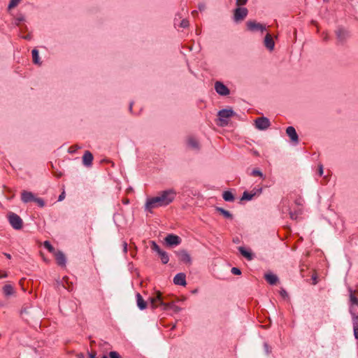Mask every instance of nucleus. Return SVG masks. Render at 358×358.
I'll return each mask as SVG.
<instances>
[{
  "label": "nucleus",
  "mask_w": 358,
  "mask_h": 358,
  "mask_svg": "<svg viewBox=\"0 0 358 358\" xmlns=\"http://www.w3.org/2000/svg\"><path fill=\"white\" fill-rule=\"evenodd\" d=\"M176 195L177 192L173 188L160 191L156 196L146 199L145 210L152 213L153 209L167 206L173 202Z\"/></svg>",
  "instance_id": "obj_1"
},
{
  "label": "nucleus",
  "mask_w": 358,
  "mask_h": 358,
  "mask_svg": "<svg viewBox=\"0 0 358 358\" xmlns=\"http://www.w3.org/2000/svg\"><path fill=\"white\" fill-rule=\"evenodd\" d=\"M236 115V113L231 108L222 109L218 112L217 125L226 127L229 122L231 117Z\"/></svg>",
  "instance_id": "obj_2"
},
{
  "label": "nucleus",
  "mask_w": 358,
  "mask_h": 358,
  "mask_svg": "<svg viewBox=\"0 0 358 358\" xmlns=\"http://www.w3.org/2000/svg\"><path fill=\"white\" fill-rule=\"evenodd\" d=\"M148 301L150 302V307L152 309H155L159 306L163 308L164 303V297L160 292H157L156 295L155 296L150 297Z\"/></svg>",
  "instance_id": "obj_3"
},
{
  "label": "nucleus",
  "mask_w": 358,
  "mask_h": 358,
  "mask_svg": "<svg viewBox=\"0 0 358 358\" xmlns=\"http://www.w3.org/2000/svg\"><path fill=\"white\" fill-rule=\"evenodd\" d=\"M8 220L10 225L15 229H20L22 227V220L19 215L15 213H11L8 215Z\"/></svg>",
  "instance_id": "obj_4"
},
{
  "label": "nucleus",
  "mask_w": 358,
  "mask_h": 358,
  "mask_svg": "<svg viewBox=\"0 0 358 358\" xmlns=\"http://www.w3.org/2000/svg\"><path fill=\"white\" fill-rule=\"evenodd\" d=\"M247 27L248 30L251 31H261L263 32L266 29L265 25L257 22L255 21H248L246 23Z\"/></svg>",
  "instance_id": "obj_5"
},
{
  "label": "nucleus",
  "mask_w": 358,
  "mask_h": 358,
  "mask_svg": "<svg viewBox=\"0 0 358 358\" xmlns=\"http://www.w3.org/2000/svg\"><path fill=\"white\" fill-rule=\"evenodd\" d=\"M248 15V9L238 7L234 10V19L236 22H240L245 19Z\"/></svg>",
  "instance_id": "obj_6"
},
{
  "label": "nucleus",
  "mask_w": 358,
  "mask_h": 358,
  "mask_svg": "<svg viewBox=\"0 0 358 358\" xmlns=\"http://www.w3.org/2000/svg\"><path fill=\"white\" fill-rule=\"evenodd\" d=\"M262 189L261 187L254 188L251 192H244L241 200L250 201L255 196H259L262 194Z\"/></svg>",
  "instance_id": "obj_7"
},
{
  "label": "nucleus",
  "mask_w": 358,
  "mask_h": 358,
  "mask_svg": "<svg viewBox=\"0 0 358 358\" xmlns=\"http://www.w3.org/2000/svg\"><path fill=\"white\" fill-rule=\"evenodd\" d=\"M270 126V121L265 117H261L255 120V127L259 130H264Z\"/></svg>",
  "instance_id": "obj_8"
},
{
  "label": "nucleus",
  "mask_w": 358,
  "mask_h": 358,
  "mask_svg": "<svg viewBox=\"0 0 358 358\" xmlns=\"http://www.w3.org/2000/svg\"><path fill=\"white\" fill-rule=\"evenodd\" d=\"M215 90L216 92L221 96H227L230 93L228 87L220 81H217L215 83Z\"/></svg>",
  "instance_id": "obj_9"
},
{
  "label": "nucleus",
  "mask_w": 358,
  "mask_h": 358,
  "mask_svg": "<svg viewBox=\"0 0 358 358\" xmlns=\"http://www.w3.org/2000/svg\"><path fill=\"white\" fill-rule=\"evenodd\" d=\"M164 240L166 243L170 246L178 245L181 243V238L174 234H169Z\"/></svg>",
  "instance_id": "obj_10"
},
{
  "label": "nucleus",
  "mask_w": 358,
  "mask_h": 358,
  "mask_svg": "<svg viewBox=\"0 0 358 358\" xmlns=\"http://www.w3.org/2000/svg\"><path fill=\"white\" fill-rule=\"evenodd\" d=\"M53 254L57 264L62 267L66 266V258L65 255L60 250L55 251Z\"/></svg>",
  "instance_id": "obj_11"
},
{
  "label": "nucleus",
  "mask_w": 358,
  "mask_h": 358,
  "mask_svg": "<svg viewBox=\"0 0 358 358\" xmlns=\"http://www.w3.org/2000/svg\"><path fill=\"white\" fill-rule=\"evenodd\" d=\"M180 261L186 264H192V258L190 255L186 250H180L177 253Z\"/></svg>",
  "instance_id": "obj_12"
},
{
  "label": "nucleus",
  "mask_w": 358,
  "mask_h": 358,
  "mask_svg": "<svg viewBox=\"0 0 358 358\" xmlns=\"http://www.w3.org/2000/svg\"><path fill=\"white\" fill-rule=\"evenodd\" d=\"M264 46L270 51L273 50L275 47V42L271 34H267L264 40Z\"/></svg>",
  "instance_id": "obj_13"
},
{
  "label": "nucleus",
  "mask_w": 358,
  "mask_h": 358,
  "mask_svg": "<svg viewBox=\"0 0 358 358\" xmlns=\"http://www.w3.org/2000/svg\"><path fill=\"white\" fill-rule=\"evenodd\" d=\"M286 133L290 138L291 141L294 143H298L299 136L296 134L295 129L293 127H288L286 129Z\"/></svg>",
  "instance_id": "obj_14"
},
{
  "label": "nucleus",
  "mask_w": 358,
  "mask_h": 358,
  "mask_svg": "<svg viewBox=\"0 0 358 358\" xmlns=\"http://www.w3.org/2000/svg\"><path fill=\"white\" fill-rule=\"evenodd\" d=\"M173 282L178 285L185 286L187 284L185 275L182 273H178L173 278Z\"/></svg>",
  "instance_id": "obj_15"
},
{
  "label": "nucleus",
  "mask_w": 358,
  "mask_h": 358,
  "mask_svg": "<svg viewBox=\"0 0 358 358\" xmlns=\"http://www.w3.org/2000/svg\"><path fill=\"white\" fill-rule=\"evenodd\" d=\"M34 195L32 192L28 191H22L21 193V199L24 203H29L33 201Z\"/></svg>",
  "instance_id": "obj_16"
},
{
  "label": "nucleus",
  "mask_w": 358,
  "mask_h": 358,
  "mask_svg": "<svg viewBox=\"0 0 358 358\" xmlns=\"http://www.w3.org/2000/svg\"><path fill=\"white\" fill-rule=\"evenodd\" d=\"M187 146L192 150L199 149V143L197 139L194 137H189L187 139Z\"/></svg>",
  "instance_id": "obj_17"
},
{
  "label": "nucleus",
  "mask_w": 358,
  "mask_h": 358,
  "mask_svg": "<svg viewBox=\"0 0 358 358\" xmlns=\"http://www.w3.org/2000/svg\"><path fill=\"white\" fill-rule=\"evenodd\" d=\"M163 310H172L174 313H177L181 311V308H180L178 306H176L173 302L171 303H164Z\"/></svg>",
  "instance_id": "obj_18"
},
{
  "label": "nucleus",
  "mask_w": 358,
  "mask_h": 358,
  "mask_svg": "<svg viewBox=\"0 0 358 358\" xmlns=\"http://www.w3.org/2000/svg\"><path fill=\"white\" fill-rule=\"evenodd\" d=\"M136 303L137 306L140 310H144L147 308L148 303L143 299L142 296L139 294H136Z\"/></svg>",
  "instance_id": "obj_19"
},
{
  "label": "nucleus",
  "mask_w": 358,
  "mask_h": 358,
  "mask_svg": "<svg viewBox=\"0 0 358 358\" xmlns=\"http://www.w3.org/2000/svg\"><path fill=\"white\" fill-rule=\"evenodd\" d=\"M238 250L241 254L248 260H251L253 258L252 254L250 250H246L243 247H239Z\"/></svg>",
  "instance_id": "obj_20"
},
{
  "label": "nucleus",
  "mask_w": 358,
  "mask_h": 358,
  "mask_svg": "<svg viewBox=\"0 0 358 358\" xmlns=\"http://www.w3.org/2000/svg\"><path fill=\"white\" fill-rule=\"evenodd\" d=\"M350 292V301L351 304V312L352 311V306H358V299L355 296L354 291L352 289H349Z\"/></svg>",
  "instance_id": "obj_21"
},
{
  "label": "nucleus",
  "mask_w": 358,
  "mask_h": 358,
  "mask_svg": "<svg viewBox=\"0 0 358 358\" xmlns=\"http://www.w3.org/2000/svg\"><path fill=\"white\" fill-rule=\"evenodd\" d=\"M60 284L62 286L67 289L69 292H71L73 290V285L72 284H69V278L65 276L62 278V281L60 282Z\"/></svg>",
  "instance_id": "obj_22"
},
{
  "label": "nucleus",
  "mask_w": 358,
  "mask_h": 358,
  "mask_svg": "<svg viewBox=\"0 0 358 358\" xmlns=\"http://www.w3.org/2000/svg\"><path fill=\"white\" fill-rule=\"evenodd\" d=\"M3 292L6 296H9L14 293V288L10 285H6L3 287Z\"/></svg>",
  "instance_id": "obj_23"
},
{
  "label": "nucleus",
  "mask_w": 358,
  "mask_h": 358,
  "mask_svg": "<svg viewBox=\"0 0 358 358\" xmlns=\"http://www.w3.org/2000/svg\"><path fill=\"white\" fill-rule=\"evenodd\" d=\"M265 278L268 283L274 285L278 281V277L273 273H267L265 275Z\"/></svg>",
  "instance_id": "obj_24"
},
{
  "label": "nucleus",
  "mask_w": 358,
  "mask_h": 358,
  "mask_svg": "<svg viewBox=\"0 0 358 358\" xmlns=\"http://www.w3.org/2000/svg\"><path fill=\"white\" fill-rule=\"evenodd\" d=\"M31 55H32L33 62L35 64L40 65L41 64V62H40L38 50H36V48L33 49L31 51Z\"/></svg>",
  "instance_id": "obj_25"
},
{
  "label": "nucleus",
  "mask_w": 358,
  "mask_h": 358,
  "mask_svg": "<svg viewBox=\"0 0 358 358\" xmlns=\"http://www.w3.org/2000/svg\"><path fill=\"white\" fill-rule=\"evenodd\" d=\"M158 255L160 257L161 261L163 264H167L169 262V257L165 251L162 250Z\"/></svg>",
  "instance_id": "obj_26"
},
{
  "label": "nucleus",
  "mask_w": 358,
  "mask_h": 358,
  "mask_svg": "<svg viewBox=\"0 0 358 358\" xmlns=\"http://www.w3.org/2000/svg\"><path fill=\"white\" fill-rule=\"evenodd\" d=\"M223 199L226 201H232L234 199V196L231 192L226 191L223 193Z\"/></svg>",
  "instance_id": "obj_27"
},
{
  "label": "nucleus",
  "mask_w": 358,
  "mask_h": 358,
  "mask_svg": "<svg viewBox=\"0 0 358 358\" xmlns=\"http://www.w3.org/2000/svg\"><path fill=\"white\" fill-rule=\"evenodd\" d=\"M83 164L88 166H90V150H86L83 157Z\"/></svg>",
  "instance_id": "obj_28"
},
{
  "label": "nucleus",
  "mask_w": 358,
  "mask_h": 358,
  "mask_svg": "<svg viewBox=\"0 0 358 358\" xmlns=\"http://www.w3.org/2000/svg\"><path fill=\"white\" fill-rule=\"evenodd\" d=\"M217 210L218 212H220L221 214H222L225 217L229 218V219L232 218V215L229 211H227L222 208H217Z\"/></svg>",
  "instance_id": "obj_29"
},
{
  "label": "nucleus",
  "mask_w": 358,
  "mask_h": 358,
  "mask_svg": "<svg viewBox=\"0 0 358 358\" xmlns=\"http://www.w3.org/2000/svg\"><path fill=\"white\" fill-rule=\"evenodd\" d=\"M251 176H259L263 179H264L265 176L263 173L258 169H253L251 172Z\"/></svg>",
  "instance_id": "obj_30"
},
{
  "label": "nucleus",
  "mask_w": 358,
  "mask_h": 358,
  "mask_svg": "<svg viewBox=\"0 0 358 358\" xmlns=\"http://www.w3.org/2000/svg\"><path fill=\"white\" fill-rule=\"evenodd\" d=\"M43 245L50 252L54 253L55 252V248H53V246L51 245V243L49 241H45L43 243Z\"/></svg>",
  "instance_id": "obj_31"
},
{
  "label": "nucleus",
  "mask_w": 358,
  "mask_h": 358,
  "mask_svg": "<svg viewBox=\"0 0 358 358\" xmlns=\"http://www.w3.org/2000/svg\"><path fill=\"white\" fill-rule=\"evenodd\" d=\"M336 34L338 37L341 39L345 38V37L348 35L347 32L343 29H338L336 31Z\"/></svg>",
  "instance_id": "obj_32"
},
{
  "label": "nucleus",
  "mask_w": 358,
  "mask_h": 358,
  "mask_svg": "<svg viewBox=\"0 0 358 358\" xmlns=\"http://www.w3.org/2000/svg\"><path fill=\"white\" fill-rule=\"evenodd\" d=\"M20 1V0H10L8 7V9L10 10L17 6Z\"/></svg>",
  "instance_id": "obj_33"
},
{
  "label": "nucleus",
  "mask_w": 358,
  "mask_h": 358,
  "mask_svg": "<svg viewBox=\"0 0 358 358\" xmlns=\"http://www.w3.org/2000/svg\"><path fill=\"white\" fill-rule=\"evenodd\" d=\"M151 248L152 250L157 252V254H159L162 251L159 245L155 241H152Z\"/></svg>",
  "instance_id": "obj_34"
},
{
  "label": "nucleus",
  "mask_w": 358,
  "mask_h": 358,
  "mask_svg": "<svg viewBox=\"0 0 358 358\" xmlns=\"http://www.w3.org/2000/svg\"><path fill=\"white\" fill-rule=\"evenodd\" d=\"M33 201L36 202L38 205V206H40L41 208L45 206V202H44L43 199L41 198L34 197V199Z\"/></svg>",
  "instance_id": "obj_35"
},
{
  "label": "nucleus",
  "mask_w": 358,
  "mask_h": 358,
  "mask_svg": "<svg viewBox=\"0 0 358 358\" xmlns=\"http://www.w3.org/2000/svg\"><path fill=\"white\" fill-rule=\"evenodd\" d=\"M189 26V22L186 19H183L181 20L180 23V27L182 28H186Z\"/></svg>",
  "instance_id": "obj_36"
},
{
  "label": "nucleus",
  "mask_w": 358,
  "mask_h": 358,
  "mask_svg": "<svg viewBox=\"0 0 358 358\" xmlns=\"http://www.w3.org/2000/svg\"><path fill=\"white\" fill-rule=\"evenodd\" d=\"M110 358H122L121 356L115 351H112L109 353Z\"/></svg>",
  "instance_id": "obj_37"
},
{
  "label": "nucleus",
  "mask_w": 358,
  "mask_h": 358,
  "mask_svg": "<svg viewBox=\"0 0 358 358\" xmlns=\"http://www.w3.org/2000/svg\"><path fill=\"white\" fill-rule=\"evenodd\" d=\"M80 147H78L77 145H72L69 148V152L74 153Z\"/></svg>",
  "instance_id": "obj_38"
},
{
  "label": "nucleus",
  "mask_w": 358,
  "mask_h": 358,
  "mask_svg": "<svg viewBox=\"0 0 358 358\" xmlns=\"http://www.w3.org/2000/svg\"><path fill=\"white\" fill-rule=\"evenodd\" d=\"M231 273L234 275H240L241 273V270L236 267L231 268Z\"/></svg>",
  "instance_id": "obj_39"
},
{
  "label": "nucleus",
  "mask_w": 358,
  "mask_h": 358,
  "mask_svg": "<svg viewBox=\"0 0 358 358\" xmlns=\"http://www.w3.org/2000/svg\"><path fill=\"white\" fill-rule=\"evenodd\" d=\"M248 0H236V5L238 6H241L245 5L247 3Z\"/></svg>",
  "instance_id": "obj_40"
},
{
  "label": "nucleus",
  "mask_w": 358,
  "mask_h": 358,
  "mask_svg": "<svg viewBox=\"0 0 358 358\" xmlns=\"http://www.w3.org/2000/svg\"><path fill=\"white\" fill-rule=\"evenodd\" d=\"M206 6V4L203 3H199V6H198V8L200 11H203L205 10Z\"/></svg>",
  "instance_id": "obj_41"
},
{
  "label": "nucleus",
  "mask_w": 358,
  "mask_h": 358,
  "mask_svg": "<svg viewBox=\"0 0 358 358\" xmlns=\"http://www.w3.org/2000/svg\"><path fill=\"white\" fill-rule=\"evenodd\" d=\"M65 198V192L64 190L63 189L62 192L60 194V195L59 196V198H58V201H62V200H64Z\"/></svg>",
  "instance_id": "obj_42"
},
{
  "label": "nucleus",
  "mask_w": 358,
  "mask_h": 358,
  "mask_svg": "<svg viewBox=\"0 0 358 358\" xmlns=\"http://www.w3.org/2000/svg\"><path fill=\"white\" fill-rule=\"evenodd\" d=\"M318 173L320 176H322L323 174V166L322 164L318 166Z\"/></svg>",
  "instance_id": "obj_43"
},
{
  "label": "nucleus",
  "mask_w": 358,
  "mask_h": 358,
  "mask_svg": "<svg viewBox=\"0 0 358 358\" xmlns=\"http://www.w3.org/2000/svg\"><path fill=\"white\" fill-rule=\"evenodd\" d=\"M354 334L355 336L357 339H358V326L356 325L354 327Z\"/></svg>",
  "instance_id": "obj_44"
},
{
  "label": "nucleus",
  "mask_w": 358,
  "mask_h": 358,
  "mask_svg": "<svg viewBox=\"0 0 358 358\" xmlns=\"http://www.w3.org/2000/svg\"><path fill=\"white\" fill-rule=\"evenodd\" d=\"M312 279H313V285H316L317 283V275H313L312 276Z\"/></svg>",
  "instance_id": "obj_45"
},
{
  "label": "nucleus",
  "mask_w": 358,
  "mask_h": 358,
  "mask_svg": "<svg viewBox=\"0 0 358 358\" xmlns=\"http://www.w3.org/2000/svg\"><path fill=\"white\" fill-rule=\"evenodd\" d=\"M122 202L123 204L127 205V204L129 203V200L128 199H127V198H124V199H123L122 200Z\"/></svg>",
  "instance_id": "obj_46"
},
{
  "label": "nucleus",
  "mask_w": 358,
  "mask_h": 358,
  "mask_svg": "<svg viewBox=\"0 0 358 358\" xmlns=\"http://www.w3.org/2000/svg\"><path fill=\"white\" fill-rule=\"evenodd\" d=\"M123 250H124V253H127V243H125V242L123 243Z\"/></svg>",
  "instance_id": "obj_47"
},
{
  "label": "nucleus",
  "mask_w": 358,
  "mask_h": 358,
  "mask_svg": "<svg viewBox=\"0 0 358 358\" xmlns=\"http://www.w3.org/2000/svg\"><path fill=\"white\" fill-rule=\"evenodd\" d=\"M0 272H1V271L0 270ZM8 276V274L6 272H4L1 275H0V278H6Z\"/></svg>",
  "instance_id": "obj_48"
},
{
  "label": "nucleus",
  "mask_w": 358,
  "mask_h": 358,
  "mask_svg": "<svg viewBox=\"0 0 358 358\" xmlns=\"http://www.w3.org/2000/svg\"><path fill=\"white\" fill-rule=\"evenodd\" d=\"M3 255L6 257V258L8 259H10L11 258V255L8 253H3Z\"/></svg>",
  "instance_id": "obj_49"
},
{
  "label": "nucleus",
  "mask_w": 358,
  "mask_h": 358,
  "mask_svg": "<svg viewBox=\"0 0 358 358\" xmlns=\"http://www.w3.org/2000/svg\"><path fill=\"white\" fill-rule=\"evenodd\" d=\"M280 294H281V295H282V296H287V293H286V292H285V290H282V291H281V292H280Z\"/></svg>",
  "instance_id": "obj_50"
},
{
  "label": "nucleus",
  "mask_w": 358,
  "mask_h": 358,
  "mask_svg": "<svg viewBox=\"0 0 358 358\" xmlns=\"http://www.w3.org/2000/svg\"><path fill=\"white\" fill-rule=\"evenodd\" d=\"M25 38H26V39H29V38H30V36H27L25 37Z\"/></svg>",
  "instance_id": "obj_51"
},
{
  "label": "nucleus",
  "mask_w": 358,
  "mask_h": 358,
  "mask_svg": "<svg viewBox=\"0 0 358 358\" xmlns=\"http://www.w3.org/2000/svg\"><path fill=\"white\" fill-rule=\"evenodd\" d=\"M290 217H291L292 218H294V215H293V214H292V213H291V214H290Z\"/></svg>",
  "instance_id": "obj_52"
},
{
  "label": "nucleus",
  "mask_w": 358,
  "mask_h": 358,
  "mask_svg": "<svg viewBox=\"0 0 358 358\" xmlns=\"http://www.w3.org/2000/svg\"><path fill=\"white\" fill-rule=\"evenodd\" d=\"M3 273H4V271H1V272H0V275H1Z\"/></svg>",
  "instance_id": "obj_53"
},
{
  "label": "nucleus",
  "mask_w": 358,
  "mask_h": 358,
  "mask_svg": "<svg viewBox=\"0 0 358 358\" xmlns=\"http://www.w3.org/2000/svg\"><path fill=\"white\" fill-rule=\"evenodd\" d=\"M90 357H91V358H93V357H94V355H92L91 354Z\"/></svg>",
  "instance_id": "obj_54"
},
{
  "label": "nucleus",
  "mask_w": 358,
  "mask_h": 358,
  "mask_svg": "<svg viewBox=\"0 0 358 358\" xmlns=\"http://www.w3.org/2000/svg\"><path fill=\"white\" fill-rule=\"evenodd\" d=\"M102 358H107V357H102Z\"/></svg>",
  "instance_id": "obj_55"
},
{
  "label": "nucleus",
  "mask_w": 358,
  "mask_h": 358,
  "mask_svg": "<svg viewBox=\"0 0 358 358\" xmlns=\"http://www.w3.org/2000/svg\"><path fill=\"white\" fill-rule=\"evenodd\" d=\"M78 358H83V357H79Z\"/></svg>",
  "instance_id": "obj_56"
}]
</instances>
